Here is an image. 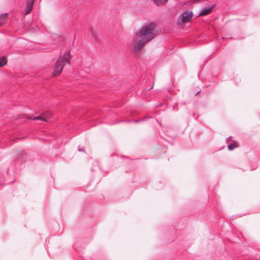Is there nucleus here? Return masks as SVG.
I'll return each mask as SVG.
<instances>
[{
  "label": "nucleus",
  "instance_id": "1",
  "mask_svg": "<svg viewBox=\"0 0 260 260\" xmlns=\"http://www.w3.org/2000/svg\"><path fill=\"white\" fill-rule=\"evenodd\" d=\"M157 35L155 24L151 23L142 27L134 37V48L135 51L141 50L145 45Z\"/></svg>",
  "mask_w": 260,
  "mask_h": 260
},
{
  "label": "nucleus",
  "instance_id": "2",
  "mask_svg": "<svg viewBox=\"0 0 260 260\" xmlns=\"http://www.w3.org/2000/svg\"><path fill=\"white\" fill-rule=\"evenodd\" d=\"M71 58L70 54L69 52H66L62 56L60 57L57 60L52 74L54 76L59 75L63 69V68L66 63H70Z\"/></svg>",
  "mask_w": 260,
  "mask_h": 260
},
{
  "label": "nucleus",
  "instance_id": "3",
  "mask_svg": "<svg viewBox=\"0 0 260 260\" xmlns=\"http://www.w3.org/2000/svg\"><path fill=\"white\" fill-rule=\"evenodd\" d=\"M192 15V12L187 11L182 13L181 15L180 16V19L182 23L187 22L191 20Z\"/></svg>",
  "mask_w": 260,
  "mask_h": 260
},
{
  "label": "nucleus",
  "instance_id": "4",
  "mask_svg": "<svg viewBox=\"0 0 260 260\" xmlns=\"http://www.w3.org/2000/svg\"><path fill=\"white\" fill-rule=\"evenodd\" d=\"M213 9V7L210 8H204L202 9L199 14L200 16H204L209 14Z\"/></svg>",
  "mask_w": 260,
  "mask_h": 260
},
{
  "label": "nucleus",
  "instance_id": "5",
  "mask_svg": "<svg viewBox=\"0 0 260 260\" xmlns=\"http://www.w3.org/2000/svg\"><path fill=\"white\" fill-rule=\"evenodd\" d=\"M35 1V0H29L28 1L25 15L29 14L31 12Z\"/></svg>",
  "mask_w": 260,
  "mask_h": 260
},
{
  "label": "nucleus",
  "instance_id": "6",
  "mask_svg": "<svg viewBox=\"0 0 260 260\" xmlns=\"http://www.w3.org/2000/svg\"><path fill=\"white\" fill-rule=\"evenodd\" d=\"M153 1L155 5L160 6L165 5L168 0H153Z\"/></svg>",
  "mask_w": 260,
  "mask_h": 260
},
{
  "label": "nucleus",
  "instance_id": "7",
  "mask_svg": "<svg viewBox=\"0 0 260 260\" xmlns=\"http://www.w3.org/2000/svg\"><path fill=\"white\" fill-rule=\"evenodd\" d=\"M7 18V14H4L0 15V25L3 24Z\"/></svg>",
  "mask_w": 260,
  "mask_h": 260
},
{
  "label": "nucleus",
  "instance_id": "8",
  "mask_svg": "<svg viewBox=\"0 0 260 260\" xmlns=\"http://www.w3.org/2000/svg\"><path fill=\"white\" fill-rule=\"evenodd\" d=\"M7 63V59L5 57L0 58V67H3Z\"/></svg>",
  "mask_w": 260,
  "mask_h": 260
},
{
  "label": "nucleus",
  "instance_id": "9",
  "mask_svg": "<svg viewBox=\"0 0 260 260\" xmlns=\"http://www.w3.org/2000/svg\"><path fill=\"white\" fill-rule=\"evenodd\" d=\"M40 120L44 121H47V120L44 117L43 115L42 116H38L34 117V120Z\"/></svg>",
  "mask_w": 260,
  "mask_h": 260
},
{
  "label": "nucleus",
  "instance_id": "10",
  "mask_svg": "<svg viewBox=\"0 0 260 260\" xmlns=\"http://www.w3.org/2000/svg\"><path fill=\"white\" fill-rule=\"evenodd\" d=\"M43 116L47 120V118L51 117L52 114L49 112H46L43 114Z\"/></svg>",
  "mask_w": 260,
  "mask_h": 260
},
{
  "label": "nucleus",
  "instance_id": "11",
  "mask_svg": "<svg viewBox=\"0 0 260 260\" xmlns=\"http://www.w3.org/2000/svg\"><path fill=\"white\" fill-rule=\"evenodd\" d=\"M237 146L234 144H230V145H228V148L229 150L231 151L233 150Z\"/></svg>",
  "mask_w": 260,
  "mask_h": 260
},
{
  "label": "nucleus",
  "instance_id": "12",
  "mask_svg": "<svg viewBox=\"0 0 260 260\" xmlns=\"http://www.w3.org/2000/svg\"><path fill=\"white\" fill-rule=\"evenodd\" d=\"M147 118V116H144L143 119H135V120H134V122H136V123H138V122H139L140 121L144 120V119H146Z\"/></svg>",
  "mask_w": 260,
  "mask_h": 260
},
{
  "label": "nucleus",
  "instance_id": "13",
  "mask_svg": "<svg viewBox=\"0 0 260 260\" xmlns=\"http://www.w3.org/2000/svg\"><path fill=\"white\" fill-rule=\"evenodd\" d=\"M176 106H178V104H174L173 105L171 106L173 110H177V109L176 108Z\"/></svg>",
  "mask_w": 260,
  "mask_h": 260
},
{
  "label": "nucleus",
  "instance_id": "14",
  "mask_svg": "<svg viewBox=\"0 0 260 260\" xmlns=\"http://www.w3.org/2000/svg\"><path fill=\"white\" fill-rule=\"evenodd\" d=\"M171 99H167V100L166 101V102H167L168 105L171 104Z\"/></svg>",
  "mask_w": 260,
  "mask_h": 260
},
{
  "label": "nucleus",
  "instance_id": "15",
  "mask_svg": "<svg viewBox=\"0 0 260 260\" xmlns=\"http://www.w3.org/2000/svg\"><path fill=\"white\" fill-rule=\"evenodd\" d=\"M78 151H84V149L83 148H78Z\"/></svg>",
  "mask_w": 260,
  "mask_h": 260
},
{
  "label": "nucleus",
  "instance_id": "16",
  "mask_svg": "<svg viewBox=\"0 0 260 260\" xmlns=\"http://www.w3.org/2000/svg\"><path fill=\"white\" fill-rule=\"evenodd\" d=\"M194 2H198L199 0H194Z\"/></svg>",
  "mask_w": 260,
  "mask_h": 260
},
{
  "label": "nucleus",
  "instance_id": "17",
  "mask_svg": "<svg viewBox=\"0 0 260 260\" xmlns=\"http://www.w3.org/2000/svg\"><path fill=\"white\" fill-rule=\"evenodd\" d=\"M149 118H152V116H149Z\"/></svg>",
  "mask_w": 260,
  "mask_h": 260
}]
</instances>
